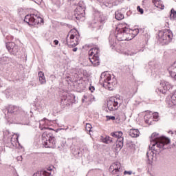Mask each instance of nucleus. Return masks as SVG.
<instances>
[{
    "label": "nucleus",
    "mask_w": 176,
    "mask_h": 176,
    "mask_svg": "<svg viewBox=\"0 0 176 176\" xmlns=\"http://www.w3.org/2000/svg\"><path fill=\"white\" fill-rule=\"evenodd\" d=\"M41 175L52 176V173H49V172H47V170H45L37 171L35 173H34L32 176H41Z\"/></svg>",
    "instance_id": "obj_21"
},
{
    "label": "nucleus",
    "mask_w": 176,
    "mask_h": 176,
    "mask_svg": "<svg viewBox=\"0 0 176 176\" xmlns=\"http://www.w3.org/2000/svg\"><path fill=\"white\" fill-rule=\"evenodd\" d=\"M6 46L9 53H10V54H13L14 56H16L17 53H19V50H20L19 45H16V43L13 42L7 43Z\"/></svg>",
    "instance_id": "obj_13"
},
{
    "label": "nucleus",
    "mask_w": 176,
    "mask_h": 176,
    "mask_svg": "<svg viewBox=\"0 0 176 176\" xmlns=\"http://www.w3.org/2000/svg\"><path fill=\"white\" fill-rule=\"evenodd\" d=\"M170 69V71H169V74L171 78L176 79V62L171 66Z\"/></svg>",
    "instance_id": "obj_24"
},
{
    "label": "nucleus",
    "mask_w": 176,
    "mask_h": 176,
    "mask_svg": "<svg viewBox=\"0 0 176 176\" xmlns=\"http://www.w3.org/2000/svg\"><path fill=\"white\" fill-rule=\"evenodd\" d=\"M113 142V140H112V138L108 135L103 136V142L104 144H111V142Z\"/></svg>",
    "instance_id": "obj_28"
},
{
    "label": "nucleus",
    "mask_w": 176,
    "mask_h": 176,
    "mask_svg": "<svg viewBox=\"0 0 176 176\" xmlns=\"http://www.w3.org/2000/svg\"><path fill=\"white\" fill-rule=\"evenodd\" d=\"M115 38H116V37L113 36L112 34H110V36L109 37V45L111 46H112L113 47H115V46L116 45V41H115Z\"/></svg>",
    "instance_id": "obj_27"
},
{
    "label": "nucleus",
    "mask_w": 176,
    "mask_h": 176,
    "mask_svg": "<svg viewBox=\"0 0 176 176\" xmlns=\"http://www.w3.org/2000/svg\"><path fill=\"white\" fill-rule=\"evenodd\" d=\"M3 113L5 114L7 120H13V119L16 118L17 115H23L24 111H23L21 107L10 105L3 110Z\"/></svg>",
    "instance_id": "obj_4"
},
{
    "label": "nucleus",
    "mask_w": 176,
    "mask_h": 176,
    "mask_svg": "<svg viewBox=\"0 0 176 176\" xmlns=\"http://www.w3.org/2000/svg\"><path fill=\"white\" fill-rule=\"evenodd\" d=\"M45 78V73L43 72H38V78Z\"/></svg>",
    "instance_id": "obj_39"
},
{
    "label": "nucleus",
    "mask_w": 176,
    "mask_h": 176,
    "mask_svg": "<svg viewBox=\"0 0 176 176\" xmlns=\"http://www.w3.org/2000/svg\"><path fill=\"white\" fill-rule=\"evenodd\" d=\"M89 60L94 67L100 65V49H98V47L91 49L89 51Z\"/></svg>",
    "instance_id": "obj_7"
},
{
    "label": "nucleus",
    "mask_w": 176,
    "mask_h": 176,
    "mask_svg": "<svg viewBox=\"0 0 176 176\" xmlns=\"http://www.w3.org/2000/svg\"><path fill=\"white\" fill-rule=\"evenodd\" d=\"M120 168H122V165L119 162L113 163L109 169V171L112 174V175H116L120 173Z\"/></svg>",
    "instance_id": "obj_14"
},
{
    "label": "nucleus",
    "mask_w": 176,
    "mask_h": 176,
    "mask_svg": "<svg viewBox=\"0 0 176 176\" xmlns=\"http://www.w3.org/2000/svg\"><path fill=\"white\" fill-rule=\"evenodd\" d=\"M104 5L106 8H109L113 6V4H112V3H109V2L105 3Z\"/></svg>",
    "instance_id": "obj_37"
},
{
    "label": "nucleus",
    "mask_w": 176,
    "mask_h": 176,
    "mask_svg": "<svg viewBox=\"0 0 176 176\" xmlns=\"http://www.w3.org/2000/svg\"><path fill=\"white\" fill-rule=\"evenodd\" d=\"M170 17L173 20L176 19V11L174 10V8H172L170 10Z\"/></svg>",
    "instance_id": "obj_32"
},
{
    "label": "nucleus",
    "mask_w": 176,
    "mask_h": 176,
    "mask_svg": "<svg viewBox=\"0 0 176 176\" xmlns=\"http://www.w3.org/2000/svg\"><path fill=\"white\" fill-rule=\"evenodd\" d=\"M129 135L132 138H137V137L140 136V131L138 129H131L129 131Z\"/></svg>",
    "instance_id": "obj_23"
},
{
    "label": "nucleus",
    "mask_w": 176,
    "mask_h": 176,
    "mask_svg": "<svg viewBox=\"0 0 176 176\" xmlns=\"http://www.w3.org/2000/svg\"><path fill=\"white\" fill-rule=\"evenodd\" d=\"M150 142L153 149L156 148H164V145L170 144V139L160 136L158 133H153L150 137Z\"/></svg>",
    "instance_id": "obj_1"
},
{
    "label": "nucleus",
    "mask_w": 176,
    "mask_h": 176,
    "mask_svg": "<svg viewBox=\"0 0 176 176\" xmlns=\"http://www.w3.org/2000/svg\"><path fill=\"white\" fill-rule=\"evenodd\" d=\"M53 168H54V166H49L47 168V171H50V172H48V173H51V175H52L53 176V174H54V172H52V171H53Z\"/></svg>",
    "instance_id": "obj_35"
},
{
    "label": "nucleus",
    "mask_w": 176,
    "mask_h": 176,
    "mask_svg": "<svg viewBox=\"0 0 176 176\" xmlns=\"http://www.w3.org/2000/svg\"><path fill=\"white\" fill-rule=\"evenodd\" d=\"M108 20V16L104 15L102 12H96L94 13V19L89 25V28L92 29V31H100L102 24Z\"/></svg>",
    "instance_id": "obj_2"
},
{
    "label": "nucleus",
    "mask_w": 176,
    "mask_h": 176,
    "mask_svg": "<svg viewBox=\"0 0 176 176\" xmlns=\"http://www.w3.org/2000/svg\"><path fill=\"white\" fill-rule=\"evenodd\" d=\"M159 118V113H153V119L155 120Z\"/></svg>",
    "instance_id": "obj_38"
},
{
    "label": "nucleus",
    "mask_w": 176,
    "mask_h": 176,
    "mask_svg": "<svg viewBox=\"0 0 176 176\" xmlns=\"http://www.w3.org/2000/svg\"><path fill=\"white\" fill-rule=\"evenodd\" d=\"M123 104V99L119 97L111 98L107 101L109 111H118V109Z\"/></svg>",
    "instance_id": "obj_8"
},
{
    "label": "nucleus",
    "mask_w": 176,
    "mask_h": 176,
    "mask_svg": "<svg viewBox=\"0 0 176 176\" xmlns=\"http://www.w3.org/2000/svg\"><path fill=\"white\" fill-rule=\"evenodd\" d=\"M173 39V32L170 30H161L158 33V42L162 46L164 45H168Z\"/></svg>",
    "instance_id": "obj_5"
},
{
    "label": "nucleus",
    "mask_w": 176,
    "mask_h": 176,
    "mask_svg": "<svg viewBox=\"0 0 176 176\" xmlns=\"http://www.w3.org/2000/svg\"><path fill=\"white\" fill-rule=\"evenodd\" d=\"M79 35L73 34L72 32H69L67 36V45L69 47H75L79 44Z\"/></svg>",
    "instance_id": "obj_11"
},
{
    "label": "nucleus",
    "mask_w": 176,
    "mask_h": 176,
    "mask_svg": "<svg viewBox=\"0 0 176 176\" xmlns=\"http://www.w3.org/2000/svg\"><path fill=\"white\" fill-rule=\"evenodd\" d=\"M91 128H92V126H91V124H87L85 126V129H86L87 131L91 132Z\"/></svg>",
    "instance_id": "obj_34"
},
{
    "label": "nucleus",
    "mask_w": 176,
    "mask_h": 176,
    "mask_svg": "<svg viewBox=\"0 0 176 176\" xmlns=\"http://www.w3.org/2000/svg\"><path fill=\"white\" fill-rule=\"evenodd\" d=\"M72 50L73 52H78V47H74Z\"/></svg>",
    "instance_id": "obj_46"
},
{
    "label": "nucleus",
    "mask_w": 176,
    "mask_h": 176,
    "mask_svg": "<svg viewBox=\"0 0 176 176\" xmlns=\"http://www.w3.org/2000/svg\"><path fill=\"white\" fill-rule=\"evenodd\" d=\"M124 138H120L118 141H116V144L113 145V148L115 151H120L123 148V141Z\"/></svg>",
    "instance_id": "obj_18"
},
{
    "label": "nucleus",
    "mask_w": 176,
    "mask_h": 176,
    "mask_svg": "<svg viewBox=\"0 0 176 176\" xmlns=\"http://www.w3.org/2000/svg\"><path fill=\"white\" fill-rule=\"evenodd\" d=\"M128 34H129L131 36V38H129V41H131V39L137 36L138 34H140V30L137 28L133 30L129 29Z\"/></svg>",
    "instance_id": "obj_19"
},
{
    "label": "nucleus",
    "mask_w": 176,
    "mask_h": 176,
    "mask_svg": "<svg viewBox=\"0 0 176 176\" xmlns=\"http://www.w3.org/2000/svg\"><path fill=\"white\" fill-rule=\"evenodd\" d=\"M84 98L82 99V102H87V96L84 95Z\"/></svg>",
    "instance_id": "obj_42"
},
{
    "label": "nucleus",
    "mask_w": 176,
    "mask_h": 176,
    "mask_svg": "<svg viewBox=\"0 0 176 176\" xmlns=\"http://www.w3.org/2000/svg\"><path fill=\"white\" fill-rule=\"evenodd\" d=\"M160 0H153V3H154L155 6L163 10V9H164V6L163 5H160Z\"/></svg>",
    "instance_id": "obj_29"
},
{
    "label": "nucleus",
    "mask_w": 176,
    "mask_h": 176,
    "mask_svg": "<svg viewBox=\"0 0 176 176\" xmlns=\"http://www.w3.org/2000/svg\"><path fill=\"white\" fill-rule=\"evenodd\" d=\"M0 87H2V85H0Z\"/></svg>",
    "instance_id": "obj_49"
},
{
    "label": "nucleus",
    "mask_w": 176,
    "mask_h": 176,
    "mask_svg": "<svg viewBox=\"0 0 176 176\" xmlns=\"http://www.w3.org/2000/svg\"><path fill=\"white\" fill-rule=\"evenodd\" d=\"M37 20H38V24H41V23L43 22V19L41 18L40 16H38Z\"/></svg>",
    "instance_id": "obj_43"
},
{
    "label": "nucleus",
    "mask_w": 176,
    "mask_h": 176,
    "mask_svg": "<svg viewBox=\"0 0 176 176\" xmlns=\"http://www.w3.org/2000/svg\"><path fill=\"white\" fill-rule=\"evenodd\" d=\"M38 19H39V16H37L34 14H31L25 16L24 21L25 23H27L30 27H32L33 25H36V24H38Z\"/></svg>",
    "instance_id": "obj_12"
},
{
    "label": "nucleus",
    "mask_w": 176,
    "mask_h": 176,
    "mask_svg": "<svg viewBox=\"0 0 176 176\" xmlns=\"http://www.w3.org/2000/svg\"><path fill=\"white\" fill-rule=\"evenodd\" d=\"M40 129H41V130H43L44 129H46V128H43V127H41V126H40Z\"/></svg>",
    "instance_id": "obj_47"
},
{
    "label": "nucleus",
    "mask_w": 176,
    "mask_h": 176,
    "mask_svg": "<svg viewBox=\"0 0 176 176\" xmlns=\"http://www.w3.org/2000/svg\"><path fill=\"white\" fill-rule=\"evenodd\" d=\"M89 89L91 93H93V91H94V90L96 89L93 86L89 87Z\"/></svg>",
    "instance_id": "obj_44"
},
{
    "label": "nucleus",
    "mask_w": 176,
    "mask_h": 176,
    "mask_svg": "<svg viewBox=\"0 0 176 176\" xmlns=\"http://www.w3.org/2000/svg\"><path fill=\"white\" fill-rule=\"evenodd\" d=\"M113 86H115V83L112 81L111 78L103 85V87H104L105 89H108V90H113Z\"/></svg>",
    "instance_id": "obj_20"
},
{
    "label": "nucleus",
    "mask_w": 176,
    "mask_h": 176,
    "mask_svg": "<svg viewBox=\"0 0 176 176\" xmlns=\"http://www.w3.org/2000/svg\"><path fill=\"white\" fill-rule=\"evenodd\" d=\"M149 148H151V149L147 151L146 157L148 161V164H151L152 160H153V159H156V156H157V155L162 152V149H164V148H157L155 146V148L153 149L152 146L151 147V145L149 146Z\"/></svg>",
    "instance_id": "obj_10"
},
{
    "label": "nucleus",
    "mask_w": 176,
    "mask_h": 176,
    "mask_svg": "<svg viewBox=\"0 0 176 176\" xmlns=\"http://www.w3.org/2000/svg\"><path fill=\"white\" fill-rule=\"evenodd\" d=\"M111 79H112V76H111V74H109V73H108L107 72H104L100 75L99 82L100 85H104V83H105L106 82H108L109 80H111Z\"/></svg>",
    "instance_id": "obj_16"
},
{
    "label": "nucleus",
    "mask_w": 176,
    "mask_h": 176,
    "mask_svg": "<svg viewBox=\"0 0 176 176\" xmlns=\"http://www.w3.org/2000/svg\"><path fill=\"white\" fill-rule=\"evenodd\" d=\"M166 101L169 107L176 105V91L172 94L171 97H167Z\"/></svg>",
    "instance_id": "obj_17"
},
{
    "label": "nucleus",
    "mask_w": 176,
    "mask_h": 176,
    "mask_svg": "<svg viewBox=\"0 0 176 176\" xmlns=\"http://www.w3.org/2000/svg\"><path fill=\"white\" fill-rule=\"evenodd\" d=\"M110 135H111V137H113L114 138H117V141H119L120 138H124L122 131L112 132Z\"/></svg>",
    "instance_id": "obj_22"
},
{
    "label": "nucleus",
    "mask_w": 176,
    "mask_h": 176,
    "mask_svg": "<svg viewBox=\"0 0 176 176\" xmlns=\"http://www.w3.org/2000/svg\"><path fill=\"white\" fill-rule=\"evenodd\" d=\"M42 141L45 148H56V138L52 133L44 132L42 135Z\"/></svg>",
    "instance_id": "obj_6"
},
{
    "label": "nucleus",
    "mask_w": 176,
    "mask_h": 176,
    "mask_svg": "<svg viewBox=\"0 0 176 176\" xmlns=\"http://www.w3.org/2000/svg\"><path fill=\"white\" fill-rule=\"evenodd\" d=\"M115 37L120 41H130V34H129V28L126 23H120L116 28Z\"/></svg>",
    "instance_id": "obj_3"
},
{
    "label": "nucleus",
    "mask_w": 176,
    "mask_h": 176,
    "mask_svg": "<svg viewBox=\"0 0 176 176\" xmlns=\"http://www.w3.org/2000/svg\"><path fill=\"white\" fill-rule=\"evenodd\" d=\"M169 134H173V131H170L169 132Z\"/></svg>",
    "instance_id": "obj_48"
},
{
    "label": "nucleus",
    "mask_w": 176,
    "mask_h": 176,
    "mask_svg": "<svg viewBox=\"0 0 176 176\" xmlns=\"http://www.w3.org/2000/svg\"><path fill=\"white\" fill-rule=\"evenodd\" d=\"M1 60L2 61V63H6L8 64L10 63V61H12V58L8 56H3L2 58H1Z\"/></svg>",
    "instance_id": "obj_30"
},
{
    "label": "nucleus",
    "mask_w": 176,
    "mask_h": 176,
    "mask_svg": "<svg viewBox=\"0 0 176 176\" xmlns=\"http://www.w3.org/2000/svg\"><path fill=\"white\" fill-rule=\"evenodd\" d=\"M124 175H126L127 174L129 175H131V174H133V171H131V170H124Z\"/></svg>",
    "instance_id": "obj_40"
},
{
    "label": "nucleus",
    "mask_w": 176,
    "mask_h": 176,
    "mask_svg": "<svg viewBox=\"0 0 176 176\" xmlns=\"http://www.w3.org/2000/svg\"><path fill=\"white\" fill-rule=\"evenodd\" d=\"M144 120L146 123H147L148 124H151V123H152V120H153L152 114L146 113L144 116Z\"/></svg>",
    "instance_id": "obj_26"
},
{
    "label": "nucleus",
    "mask_w": 176,
    "mask_h": 176,
    "mask_svg": "<svg viewBox=\"0 0 176 176\" xmlns=\"http://www.w3.org/2000/svg\"><path fill=\"white\" fill-rule=\"evenodd\" d=\"M54 43L55 45H58V40H54Z\"/></svg>",
    "instance_id": "obj_45"
},
{
    "label": "nucleus",
    "mask_w": 176,
    "mask_h": 176,
    "mask_svg": "<svg viewBox=\"0 0 176 176\" xmlns=\"http://www.w3.org/2000/svg\"><path fill=\"white\" fill-rule=\"evenodd\" d=\"M137 10L140 13V14H144V9L141 8L140 6L137 7Z\"/></svg>",
    "instance_id": "obj_36"
},
{
    "label": "nucleus",
    "mask_w": 176,
    "mask_h": 176,
    "mask_svg": "<svg viewBox=\"0 0 176 176\" xmlns=\"http://www.w3.org/2000/svg\"><path fill=\"white\" fill-rule=\"evenodd\" d=\"M11 144H13V142H17L19 141V135L17 134L13 135L11 138Z\"/></svg>",
    "instance_id": "obj_31"
},
{
    "label": "nucleus",
    "mask_w": 176,
    "mask_h": 176,
    "mask_svg": "<svg viewBox=\"0 0 176 176\" xmlns=\"http://www.w3.org/2000/svg\"><path fill=\"white\" fill-rule=\"evenodd\" d=\"M115 17L116 20H123L124 19V14H123V11L118 10L115 12Z\"/></svg>",
    "instance_id": "obj_25"
},
{
    "label": "nucleus",
    "mask_w": 176,
    "mask_h": 176,
    "mask_svg": "<svg viewBox=\"0 0 176 176\" xmlns=\"http://www.w3.org/2000/svg\"><path fill=\"white\" fill-rule=\"evenodd\" d=\"M107 119H108V120H115V116H107Z\"/></svg>",
    "instance_id": "obj_41"
},
{
    "label": "nucleus",
    "mask_w": 176,
    "mask_h": 176,
    "mask_svg": "<svg viewBox=\"0 0 176 176\" xmlns=\"http://www.w3.org/2000/svg\"><path fill=\"white\" fill-rule=\"evenodd\" d=\"M86 11V8L85 7V3L83 2H80L78 6L74 10L73 19L79 20L80 21H85V12Z\"/></svg>",
    "instance_id": "obj_9"
},
{
    "label": "nucleus",
    "mask_w": 176,
    "mask_h": 176,
    "mask_svg": "<svg viewBox=\"0 0 176 176\" xmlns=\"http://www.w3.org/2000/svg\"><path fill=\"white\" fill-rule=\"evenodd\" d=\"M38 80L41 83V85H45L46 83V78L45 77H41L38 78Z\"/></svg>",
    "instance_id": "obj_33"
},
{
    "label": "nucleus",
    "mask_w": 176,
    "mask_h": 176,
    "mask_svg": "<svg viewBox=\"0 0 176 176\" xmlns=\"http://www.w3.org/2000/svg\"><path fill=\"white\" fill-rule=\"evenodd\" d=\"M160 86L162 87L158 89V91L162 93V94H166L168 90L173 89V85L170 84V82L167 81H164V82L160 83Z\"/></svg>",
    "instance_id": "obj_15"
}]
</instances>
